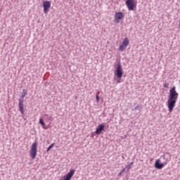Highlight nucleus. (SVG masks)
<instances>
[{
  "label": "nucleus",
  "mask_w": 180,
  "mask_h": 180,
  "mask_svg": "<svg viewBox=\"0 0 180 180\" xmlns=\"http://www.w3.org/2000/svg\"><path fill=\"white\" fill-rule=\"evenodd\" d=\"M123 160H124V156H122Z\"/></svg>",
  "instance_id": "b1692460"
},
{
  "label": "nucleus",
  "mask_w": 180,
  "mask_h": 180,
  "mask_svg": "<svg viewBox=\"0 0 180 180\" xmlns=\"http://www.w3.org/2000/svg\"><path fill=\"white\" fill-rule=\"evenodd\" d=\"M163 86H164L165 88H168V87L169 86V84L165 83V84L163 85Z\"/></svg>",
  "instance_id": "aec40b11"
},
{
  "label": "nucleus",
  "mask_w": 180,
  "mask_h": 180,
  "mask_svg": "<svg viewBox=\"0 0 180 180\" xmlns=\"http://www.w3.org/2000/svg\"><path fill=\"white\" fill-rule=\"evenodd\" d=\"M118 83H120V81H117Z\"/></svg>",
  "instance_id": "393cba45"
},
{
  "label": "nucleus",
  "mask_w": 180,
  "mask_h": 180,
  "mask_svg": "<svg viewBox=\"0 0 180 180\" xmlns=\"http://www.w3.org/2000/svg\"><path fill=\"white\" fill-rule=\"evenodd\" d=\"M19 103H18V108H19V110L21 112L22 115H23L25 113V111L23 110V99L22 98H19L18 99Z\"/></svg>",
  "instance_id": "9d476101"
},
{
  "label": "nucleus",
  "mask_w": 180,
  "mask_h": 180,
  "mask_svg": "<svg viewBox=\"0 0 180 180\" xmlns=\"http://www.w3.org/2000/svg\"><path fill=\"white\" fill-rule=\"evenodd\" d=\"M133 162H131L130 164H129V165H130V167H131V165H133Z\"/></svg>",
  "instance_id": "4be33fe9"
},
{
  "label": "nucleus",
  "mask_w": 180,
  "mask_h": 180,
  "mask_svg": "<svg viewBox=\"0 0 180 180\" xmlns=\"http://www.w3.org/2000/svg\"><path fill=\"white\" fill-rule=\"evenodd\" d=\"M30 155L32 160H34L37 155V142L35 141L32 143L31 146V150H30Z\"/></svg>",
  "instance_id": "f03ea898"
},
{
  "label": "nucleus",
  "mask_w": 180,
  "mask_h": 180,
  "mask_svg": "<svg viewBox=\"0 0 180 180\" xmlns=\"http://www.w3.org/2000/svg\"><path fill=\"white\" fill-rule=\"evenodd\" d=\"M129 43H130L129 38L126 37L122 41V45L125 46V47H127V46H129Z\"/></svg>",
  "instance_id": "9b49d317"
},
{
  "label": "nucleus",
  "mask_w": 180,
  "mask_h": 180,
  "mask_svg": "<svg viewBox=\"0 0 180 180\" xmlns=\"http://www.w3.org/2000/svg\"><path fill=\"white\" fill-rule=\"evenodd\" d=\"M162 158L164 159V160H165V156H162Z\"/></svg>",
  "instance_id": "5701e85b"
},
{
  "label": "nucleus",
  "mask_w": 180,
  "mask_h": 180,
  "mask_svg": "<svg viewBox=\"0 0 180 180\" xmlns=\"http://www.w3.org/2000/svg\"><path fill=\"white\" fill-rule=\"evenodd\" d=\"M165 165H167V161L161 163V160H157L155 162V168H156V169H162Z\"/></svg>",
  "instance_id": "423d86ee"
},
{
  "label": "nucleus",
  "mask_w": 180,
  "mask_h": 180,
  "mask_svg": "<svg viewBox=\"0 0 180 180\" xmlns=\"http://www.w3.org/2000/svg\"><path fill=\"white\" fill-rule=\"evenodd\" d=\"M126 172V168L122 169L118 174V176H122V175Z\"/></svg>",
  "instance_id": "f3484780"
},
{
  "label": "nucleus",
  "mask_w": 180,
  "mask_h": 180,
  "mask_svg": "<svg viewBox=\"0 0 180 180\" xmlns=\"http://www.w3.org/2000/svg\"><path fill=\"white\" fill-rule=\"evenodd\" d=\"M96 99L97 102H99V99H100L99 96L96 95Z\"/></svg>",
  "instance_id": "412c9836"
},
{
  "label": "nucleus",
  "mask_w": 180,
  "mask_h": 180,
  "mask_svg": "<svg viewBox=\"0 0 180 180\" xmlns=\"http://www.w3.org/2000/svg\"><path fill=\"white\" fill-rule=\"evenodd\" d=\"M104 129H105V124H98V127H96L95 134L97 135L101 134V133L103 131Z\"/></svg>",
  "instance_id": "6e6552de"
},
{
  "label": "nucleus",
  "mask_w": 180,
  "mask_h": 180,
  "mask_svg": "<svg viewBox=\"0 0 180 180\" xmlns=\"http://www.w3.org/2000/svg\"><path fill=\"white\" fill-rule=\"evenodd\" d=\"M115 75L119 79H120L122 77H123V68H122V64L120 63V62L117 63Z\"/></svg>",
  "instance_id": "20e7f679"
},
{
  "label": "nucleus",
  "mask_w": 180,
  "mask_h": 180,
  "mask_svg": "<svg viewBox=\"0 0 180 180\" xmlns=\"http://www.w3.org/2000/svg\"><path fill=\"white\" fill-rule=\"evenodd\" d=\"M39 124H41V126L43 127V129H44L45 130H47V129L45 128L46 123H44V121H43V119L41 118L39 119Z\"/></svg>",
  "instance_id": "f8f14e48"
},
{
  "label": "nucleus",
  "mask_w": 180,
  "mask_h": 180,
  "mask_svg": "<svg viewBox=\"0 0 180 180\" xmlns=\"http://www.w3.org/2000/svg\"><path fill=\"white\" fill-rule=\"evenodd\" d=\"M53 147H54V143H51L46 149V151L49 152L50 151V150H51V148H53Z\"/></svg>",
  "instance_id": "a211bd4d"
},
{
  "label": "nucleus",
  "mask_w": 180,
  "mask_h": 180,
  "mask_svg": "<svg viewBox=\"0 0 180 180\" xmlns=\"http://www.w3.org/2000/svg\"><path fill=\"white\" fill-rule=\"evenodd\" d=\"M44 117H46L47 120H51V122H53V116L45 114Z\"/></svg>",
  "instance_id": "2eb2a0df"
},
{
  "label": "nucleus",
  "mask_w": 180,
  "mask_h": 180,
  "mask_svg": "<svg viewBox=\"0 0 180 180\" xmlns=\"http://www.w3.org/2000/svg\"><path fill=\"white\" fill-rule=\"evenodd\" d=\"M143 108V105H137L136 107H135L133 110H139V113H140L141 112V109Z\"/></svg>",
  "instance_id": "4468645a"
},
{
  "label": "nucleus",
  "mask_w": 180,
  "mask_h": 180,
  "mask_svg": "<svg viewBox=\"0 0 180 180\" xmlns=\"http://www.w3.org/2000/svg\"><path fill=\"white\" fill-rule=\"evenodd\" d=\"M129 11H134L137 6V1L136 0H127L125 2Z\"/></svg>",
  "instance_id": "7ed1b4c3"
},
{
  "label": "nucleus",
  "mask_w": 180,
  "mask_h": 180,
  "mask_svg": "<svg viewBox=\"0 0 180 180\" xmlns=\"http://www.w3.org/2000/svg\"><path fill=\"white\" fill-rule=\"evenodd\" d=\"M178 92H176V88L174 86L169 90V98L167 101V107L169 109V112H172L174 110V108H175V104L176 103V101H178L179 96Z\"/></svg>",
  "instance_id": "f257e3e1"
},
{
  "label": "nucleus",
  "mask_w": 180,
  "mask_h": 180,
  "mask_svg": "<svg viewBox=\"0 0 180 180\" xmlns=\"http://www.w3.org/2000/svg\"><path fill=\"white\" fill-rule=\"evenodd\" d=\"M51 7V3L49 1H44L43 8L44 13H49V11Z\"/></svg>",
  "instance_id": "0eeeda50"
},
{
  "label": "nucleus",
  "mask_w": 180,
  "mask_h": 180,
  "mask_svg": "<svg viewBox=\"0 0 180 180\" xmlns=\"http://www.w3.org/2000/svg\"><path fill=\"white\" fill-rule=\"evenodd\" d=\"M124 18V15H123V13L122 12H117L115 15V23H120V20Z\"/></svg>",
  "instance_id": "39448f33"
},
{
  "label": "nucleus",
  "mask_w": 180,
  "mask_h": 180,
  "mask_svg": "<svg viewBox=\"0 0 180 180\" xmlns=\"http://www.w3.org/2000/svg\"><path fill=\"white\" fill-rule=\"evenodd\" d=\"M124 168H125V170L127 169V172H129V171H130V169H131V166H130L129 165H127Z\"/></svg>",
  "instance_id": "6ab92c4d"
},
{
  "label": "nucleus",
  "mask_w": 180,
  "mask_h": 180,
  "mask_svg": "<svg viewBox=\"0 0 180 180\" xmlns=\"http://www.w3.org/2000/svg\"><path fill=\"white\" fill-rule=\"evenodd\" d=\"M126 47H127V46H126L123 44L120 45V48H119L120 51H124V50H126Z\"/></svg>",
  "instance_id": "dca6fc26"
},
{
  "label": "nucleus",
  "mask_w": 180,
  "mask_h": 180,
  "mask_svg": "<svg viewBox=\"0 0 180 180\" xmlns=\"http://www.w3.org/2000/svg\"><path fill=\"white\" fill-rule=\"evenodd\" d=\"M27 95V91L26 89H23L21 95L22 99H23V98H25V96H26Z\"/></svg>",
  "instance_id": "ddd939ff"
},
{
  "label": "nucleus",
  "mask_w": 180,
  "mask_h": 180,
  "mask_svg": "<svg viewBox=\"0 0 180 180\" xmlns=\"http://www.w3.org/2000/svg\"><path fill=\"white\" fill-rule=\"evenodd\" d=\"M74 174H75V169H70V171L65 176L64 179L65 180H71L72 176H74Z\"/></svg>",
  "instance_id": "1a4fd4ad"
}]
</instances>
